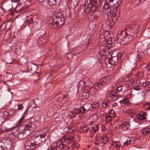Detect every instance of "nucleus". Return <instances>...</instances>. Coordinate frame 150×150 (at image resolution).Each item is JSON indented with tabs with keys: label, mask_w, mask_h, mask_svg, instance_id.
<instances>
[{
	"label": "nucleus",
	"mask_w": 150,
	"mask_h": 150,
	"mask_svg": "<svg viewBox=\"0 0 150 150\" xmlns=\"http://www.w3.org/2000/svg\"><path fill=\"white\" fill-rule=\"evenodd\" d=\"M123 0H106L103 9L105 14H113L114 16H119V12L117 9L121 4Z\"/></svg>",
	"instance_id": "f257e3e1"
},
{
	"label": "nucleus",
	"mask_w": 150,
	"mask_h": 150,
	"mask_svg": "<svg viewBox=\"0 0 150 150\" xmlns=\"http://www.w3.org/2000/svg\"><path fill=\"white\" fill-rule=\"evenodd\" d=\"M126 29L117 35V42L122 45H125L130 43L132 40L136 37V33L130 32Z\"/></svg>",
	"instance_id": "f03ea898"
},
{
	"label": "nucleus",
	"mask_w": 150,
	"mask_h": 150,
	"mask_svg": "<svg viewBox=\"0 0 150 150\" xmlns=\"http://www.w3.org/2000/svg\"><path fill=\"white\" fill-rule=\"evenodd\" d=\"M102 4L101 0H85L83 12L88 13L96 12V9Z\"/></svg>",
	"instance_id": "7ed1b4c3"
},
{
	"label": "nucleus",
	"mask_w": 150,
	"mask_h": 150,
	"mask_svg": "<svg viewBox=\"0 0 150 150\" xmlns=\"http://www.w3.org/2000/svg\"><path fill=\"white\" fill-rule=\"evenodd\" d=\"M65 19L64 17H58L52 18L48 22L49 27L52 29H55L57 27L60 28L65 24Z\"/></svg>",
	"instance_id": "20e7f679"
},
{
	"label": "nucleus",
	"mask_w": 150,
	"mask_h": 150,
	"mask_svg": "<svg viewBox=\"0 0 150 150\" xmlns=\"http://www.w3.org/2000/svg\"><path fill=\"white\" fill-rule=\"evenodd\" d=\"M74 139L73 137H68L67 136H64L61 137L60 138L61 142L59 144L58 146L59 149H63L65 147H67L69 149V145H67V143L68 144L72 143L73 147H76L75 145L73 143V140Z\"/></svg>",
	"instance_id": "39448f33"
},
{
	"label": "nucleus",
	"mask_w": 150,
	"mask_h": 150,
	"mask_svg": "<svg viewBox=\"0 0 150 150\" xmlns=\"http://www.w3.org/2000/svg\"><path fill=\"white\" fill-rule=\"evenodd\" d=\"M91 106L89 104H84L79 108H74V112L76 114H84L86 113L90 110Z\"/></svg>",
	"instance_id": "423d86ee"
},
{
	"label": "nucleus",
	"mask_w": 150,
	"mask_h": 150,
	"mask_svg": "<svg viewBox=\"0 0 150 150\" xmlns=\"http://www.w3.org/2000/svg\"><path fill=\"white\" fill-rule=\"evenodd\" d=\"M45 140V136L43 134H39L34 137L31 138V142L35 146L38 147L40 144Z\"/></svg>",
	"instance_id": "0eeeda50"
},
{
	"label": "nucleus",
	"mask_w": 150,
	"mask_h": 150,
	"mask_svg": "<svg viewBox=\"0 0 150 150\" xmlns=\"http://www.w3.org/2000/svg\"><path fill=\"white\" fill-rule=\"evenodd\" d=\"M111 80L110 77L108 76L102 78L100 80V82L97 83L98 87L101 88L102 86L109 83Z\"/></svg>",
	"instance_id": "6e6552de"
},
{
	"label": "nucleus",
	"mask_w": 150,
	"mask_h": 150,
	"mask_svg": "<svg viewBox=\"0 0 150 150\" xmlns=\"http://www.w3.org/2000/svg\"><path fill=\"white\" fill-rule=\"evenodd\" d=\"M82 129L85 131H89L91 133L96 132L98 130L99 128L98 125H97L91 127H89L88 126H85L82 127Z\"/></svg>",
	"instance_id": "1a4fd4ad"
},
{
	"label": "nucleus",
	"mask_w": 150,
	"mask_h": 150,
	"mask_svg": "<svg viewBox=\"0 0 150 150\" xmlns=\"http://www.w3.org/2000/svg\"><path fill=\"white\" fill-rule=\"evenodd\" d=\"M111 56V57L110 59L107 58L106 60H108L109 63L111 65H116L118 63L119 58L117 55L114 56H112V55Z\"/></svg>",
	"instance_id": "9d476101"
},
{
	"label": "nucleus",
	"mask_w": 150,
	"mask_h": 150,
	"mask_svg": "<svg viewBox=\"0 0 150 150\" xmlns=\"http://www.w3.org/2000/svg\"><path fill=\"white\" fill-rule=\"evenodd\" d=\"M25 145L26 149L27 150L34 149L36 148L34 144L31 142V138L29 140H26Z\"/></svg>",
	"instance_id": "9b49d317"
},
{
	"label": "nucleus",
	"mask_w": 150,
	"mask_h": 150,
	"mask_svg": "<svg viewBox=\"0 0 150 150\" xmlns=\"http://www.w3.org/2000/svg\"><path fill=\"white\" fill-rule=\"evenodd\" d=\"M147 55V52L146 50L144 51L137 52V59L140 62H142Z\"/></svg>",
	"instance_id": "f8f14e48"
},
{
	"label": "nucleus",
	"mask_w": 150,
	"mask_h": 150,
	"mask_svg": "<svg viewBox=\"0 0 150 150\" xmlns=\"http://www.w3.org/2000/svg\"><path fill=\"white\" fill-rule=\"evenodd\" d=\"M90 83H91V82L88 79H84L79 81V87L81 86V88H84L85 86H88Z\"/></svg>",
	"instance_id": "ddd939ff"
},
{
	"label": "nucleus",
	"mask_w": 150,
	"mask_h": 150,
	"mask_svg": "<svg viewBox=\"0 0 150 150\" xmlns=\"http://www.w3.org/2000/svg\"><path fill=\"white\" fill-rule=\"evenodd\" d=\"M24 129L26 130H30V132H32L35 129L34 122H29L25 125Z\"/></svg>",
	"instance_id": "4468645a"
},
{
	"label": "nucleus",
	"mask_w": 150,
	"mask_h": 150,
	"mask_svg": "<svg viewBox=\"0 0 150 150\" xmlns=\"http://www.w3.org/2000/svg\"><path fill=\"white\" fill-rule=\"evenodd\" d=\"M100 88L98 87L97 83L94 86L89 87L87 90L88 91L90 94L93 95L96 93L97 90L99 89Z\"/></svg>",
	"instance_id": "2eb2a0df"
},
{
	"label": "nucleus",
	"mask_w": 150,
	"mask_h": 150,
	"mask_svg": "<svg viewBox=\"0 0 150 150\" xmlns=\"http://www.w3.org/2000/svg\"><path fill=\"white\" fill-rule=\"evenodd\" d=\"M139 28V26L138 25L134 24L131 25L130 28H128L126 30H129V31H131L130 32L131 33L133 32L134 33V32H134V33L136 32L137 36Z\"/></svg>",
	"instance_id": "dca6fc26"
},
{
	"label": "nucleus",
	"mask_w": 150,
	"mask_h": 150,
	"mask_svg": "<svg viewBox=\"0 0 150 150\" xmlns=\"http://www.w3.org/2000/svg\"><path fill=\"white\" fill-rule=\"evenodd\" d=\"M48 38L44 35H42L39 37L37 42L39 45H41V44H45L48 40Z\"/></svg>",
	"instance_id": "f3484780"
},
{
	"label": "nucleus",
	"mask_w": 150,
	"mask_h": 150,
	"mask_svg": "<svg viewBox=\"0 0 150 150\" xmlns=\"http://www.w3.org/2000/svg\"><path fill=\"white\" fill-rule=\"evenodd\" d=\"M5 150H11L13 148V145L11 142L7 140L3 144Z\"/></svg>",
	"instance_id": "a211bd4d"
},
{
	"label": "nucleus",
	"mask_w": 150,
	"mask_h": 150,
	"mask_svg": "<svg viewBox=\"0 0 150 150\" xmlns=\"http://www.w3.org/2000/svg\"><path fill=\"white\" fill-rule=\"evenodd\" d=\"M10 23V21H8L6 22L5 23V26L4 27V28L3 29H1L0 28V34H4V35H5L7 33L8 30L11 28L9 27L8 28V30H7V27L8 25V23Z\"/></svg>",
	"instance_id": "6ab92c4d"
},
{
	"label": "nucleus",
	"mask_w": 150,
	"mask_h": 150,
	"mask_svg": "<svg viewBox=\"0 0 150 150\" xmlns=\"http://www.w3.org/2000/svg\"><path fill=\"white\" fill-rule=\"evenodd\" d=\"M146 113L144 112H141L137 115V118L140 120H145L146 119Z\"/></svg>",
	"instance_id": "aec40b11"
},
{
	"label": "nucleus",
	"mask_w": 150,
	"mask_h": 150,
	"mask_svg": "<svg viewBox=\"0 0 150 150\" xmlns=\"http://www.w3.org/2000/svg\"><path fill=\"white\" fill-rule=\"evenodd\" d=\"M21 5L22 4H20L17 5L15 8V11L18 13H22L24 11V8L23 7H21Z\"/></svg>",
	"instance_id": "412c9836"
},
{
	"label": "nucleus",
	"mask_w": 150,
	"mask_h": 150,
	"mask_svg": "<svg viewBox=\"0 0 150 150\" xmlns=\"http://www.w3.org/2000/svg\"><path fill=\"white\" fill-rule=\"evenodd\" d=\"M120 103L122 106H124L125 105L129 106L131 104L130 102L129 101L127 98H123L122 100L120 101Z\"/></svg>",
	"instance_id": "4be33fe9"
},
{
	"label": "nucleus",
	"mask_w": 150,
	"mask_h": 150,
	"mask_svg": "<svg viewBox=\"0 0 150 150\" xmlns=\"http://www.w3.org/2000/svg\"><path fill=\"white\" fill-rule=\"evenodd\" d=\"M90 94L89 93L88 91L86 90L83 93L82 97L84 99H88L90 96Z\"/></svg>",
	"instance_id": "5701e85b"
},
{
	"label": "nucleus",
	"mask_w": 150,
	"mask_h": 150,
	"mask_svg": "<svg viewBox=\"0 0 150 150\" xmlns=\"http://www.w3.org/2000/svg\"><path fill=\"white\" fill-rule=\"evenodd\" d=\"M100 139L102 141V142L104 144H107L108 141L109 139L108 137L106 136H104L102 137H100Z\"/></svg>",
	"instance_id": "b1692460"
},
{
	"label": "nucleus",
	"mask_w": 150,
	"mask_h": 150,
	"mask_svg": "<svg viewBox=\"0 0 150 150\" xmlns=\"http://www.w3.org/2000/svg\"><path fill=\"white\" fill-rule=\"evenodd\" d=\"M142 132L143 134L146 135L150 132V129L148 127L144 128L142 130Z\"/></svg>",
	"instance_id": "393cba45"
},
{
	"label": "nucleus",
	"mask_w": 150,
	"mask_h": 150,
	"mask_svg": "<svg viewBox=\"0 0 150 150\" xmlns=\"http://www.w3.org/2000/svg\"><path fill=\"white\" fill-rule=\"evenodd\" d=\"M103 54H102L100 53H98L97 54V57L99 60H102L105 59L106 60V57Z\"/></svg>",
	"instance_id": "a878e982"
},
{
	"label": "nucleus",
	"mask_w": 150,
	"mask_h": 150,
	"mask_svg": "<svg viewBox=\"0 0 150 150\" xmlns=\"http://www.w3.org/2000/svg\"><path fill=\"white\" fill-rule=\"evenodd\" d=\"M46 2L48 4L46 7H48V6H52L56 4L55 0H47Z\"/></svg>",
	"instance_id": "bb28decb"
},
{
	"label": "nucleus",
	"mask_w": 150,
	"mask_h": 150,
	"mask_svg": "<svg viewBox=\"0 0 150 150\" xmlns=\"http://www.w3.org/2000/svg\"><path fill=\"white\" fill-rule=\"evenodd\" d=\"M130 125L128 122H125L123 123L122 125V127L124 130H126L129 128Z\"/></svg>",
	"instance_id": "cd10ccee"
},
{
	"label": "nucleus",
	"mask_w": 150,
	"mask_h": 150,
	"mask_svg": "<svg viewBox=\"0 0 150 150\" xmlns=\"http://www.w3.org/2000/svg\"><path fill=\"white\" fill-rule=\"evenodd\" d=\"M112 145L115 147H120L121 146L120 143L118 141L112 142Z\"/></svg>",
	"instance_id": "c85d7f7f"
},
{
	"label": "nucleus",
	"mask_w": 150,
	"mask_h": 150,
	"mask_svg": "<svg viewBox=\"0 0 150 150\" xmlns=\"http://www.w3.org/2000/svg\"><path fill=\"white\" fill-rule=\"evenodd\" d=\"M111 98H112V100H116L119 97L118 96L116 93H113L112 92L111 93Z\"/></svg>",
	"instance_id": "c756f323"
},
{
	"label": "nucleus",
	"mask_w": 150,
	"mask_h": 150,
	"mask_svg": "<svg viewBox=\"0 0 150 150\" xmlns=\"http://www.w3.org/2000/svg\"><path fill=\"white\" fill-rule=\"evenodd\" d=\"M95 25L94 24L90 23L87 27V29L90 31L92 30L95 28Z\"/></svg>",
	"instance_id": "7c9ffc66"
},
{
	"label": "nucleus",
	"mask_w": 150,
	"mask_h": 150,
	"mask_svg": "<svg viewBox=\"0 0 150 150\" xmlns=\"http://www.w3.org/2000/svg\"><path fill=\"white\" fill-rule=\"evenodd\" d=\"M109 101L107 100L103 101L102 103V106L103 108H105L108 105Z\"/></svg>",
	"instance_id": "2f4dec72"
},
{
	"label": "nucleus",
	"mask_w": 150,
	"mask_h": 150,
	"mask_svg": "<svg viewBox=\"0 0 150 150\" xmlns=\"http://www.w3.org/2000/svg\"><path fill=\"white\" fill-rule=\"evenodd\" d=\"M41 3V4L44 7H46L47 6V4L46 1L47 0H38Z\"/></svg>",
	"instance_id": "473e14b6"
},
{
	"label": "nucleus",
	"mask_w": 150,
	"mask_h": 150,
	"mask_svg": "<svg viewBox=\"0 0 150 150\" xmlns=\"http://www.w3.org/2000/svg\"><path fill=\"white\" fill-rule=\"evenodd\" d=\"M115 39L114 38L112 37L108 39V42L109 44L112 45L114 43Z\"/></svg>",
	"instance_id": "72a5a7b5"
},
{
	"label": "nucleus",
	"mask_w": 150,
	"mask_h": 150,
	"mask_svg": "<svg viewBox=\"0 0 150 150\" xmlns=\"http://www.w3.org/2000/svg\"><path fill=\"white\" fill-rule=\"evenodd\" d=\"M115 114V112L113 110H111L109 112L108 117H110V118H112V117H114Z\"/></svg>",
	"instance_id": "f704fd0d"
},
{
	"label": "nucleus",
	"mask_w": 150,
	"mask_h": 150,
	"mask_svg": "<svg viewBox=\"0 0 150 150\" xmlns=\"http://www.w3.org/2000/svg\"><path fill=\"white\" fill-rule=\"evenodd\" d=\"M21 48L19 46H17L14 48V51L15 52L18 54V53L20 51Z\"/></svg>",
	"instance_id": "c9c22d12"
},
{
	"label": "nucleus",
	"mask_w": 150,
	"mask_h": 150,
	"mask_svg": "<svg viewBox=\"0 0 150 150\" xmlns=\"http://www.w3.org/2000/svg\"><path fill=\"white\" fill-rule=\"evenodd\" d=\"M21 62L23 64H25L27 62V58L25 57H22L20 60Z\"/></svg>",
	"instance_id": "e433bc0d"
},
{
	"label": "nucleus",
	"mask_w": 150,
	"mask_h": 150,
	"mask_svg": "<svg viewBox=\"0 0 150 150\" xmlns=\"http://www.w3.org/2000/svg\"><path fill=\"white\" fill-rule=\"evenodd\" d=\"M131 141V139H127L126 141L124 143L123 145L125 146H127L130 144V142Z\"/></svg>",
	"instance_id": "4c0bfd02"
},
{
	"label": "nucleus",
	"mask_w": 150,
	"mask_h": 150,
	"mask_svg": "<svg viewBox=\"0 0 150 150\" xmlns=\"http://www.w3.org/2000/svg\"><path fill=\"white\" fill-rule=\"evenodd\" d=\"M93 122H95L98 120V116L96 114L93 115L91 116Z\"/></svg>",
	"instance_id": "58836bf2"
},
{
	"label": "nucleus",
	"mask_w": 150,
	"mask_h": 150,
	"mask_svg": "<svg viewBox=\"0 0 150 150\" xmlns=\"http://www.w3.org/2000/svg\"><path fill=\"white\" fill-rule=\"evenodd\" d=\"M150 84V82L146 81L142 82V85L143 87L145 88L147 87Z\"/></svg>",
	"instance_id": "ea45409f"
},
{
	"label": "nucleus",
	"mask_w": 150,
	"mask_h": 150,
	"mask_svg": "<svg viewBox=\"0 0 150 150\" xmlns=\"http://www.w3.org/2000/svg\"><path fill=\"white\" fill-rule=\"evenodd\" d=\"M55 18L53 17L52 18H57L58 17H64L63 16V15L62 14V13H59L58 12L57 15L55 16Z\"/></svg>",
	"instance_id": "a19ab883"
},
{
	"label": "nucleus",
	"mask_w": 150,
	"mask_h": 150,
	"mask_svg": "<svg viewBox=\"0 0 150 150\" xmlns=\"http://www.w3.org/2000/svg\"><path fill=\"white\" fill-rule=\"evenodd\" d=\"M105 32H103V34L102 33L101 34L100 36V38H102V35H103V36H106V35H107V34H108L106 33H108V31L107 30H106L105 31Z\"/></svg>",
	"instance_id": "79ce46f5"
},
{
	"label": "nucleus",
	"mask_w": 150,
	"mask_h": 150,
	"mask_svg": "<svg viewBox=\"0 0 150 150\" xmlns=\"http://www.w3.org/2000/svg\"><path fill=\"white\" fill-rule=\"evenodd\" d=\"M134 89L135 90L139 91L141 89V88L140 85H138L134 87Z\"/></svg>",
	"instance_id": "37998d69"
},
{
	"label": "nucleus",
	"mask_w": 150,
	"mask_h": 150,
	"mask_svg": "<svg viewBox=\"0 0 150 150\" xmlns=\"http://www.w3.org/2000/svg\"><path fill=\"white\" fill-rule=\"evenodd\" d=\"M23 108L22 104H19L18 105V110H22Z\"/></svg>",
	"instance_id": "c03bdc74"
},
{
	"label": "nucleus",
	"mask_w": 150,
	"mask_h": 150,
	"mask_svg": "<svg viewBox=\"0 0 150 150\" xmlns=\"http://www.w3.org/2000/svg\"><path fill=\"white\" fill-rule=\"evenodd\" d=\"M112 107L113 108H119V106L116 103H114L112 105Z\"/></svg>",
	"instance_id": "a18cd8bd"
},
{
	"label": "nucleus",
	"mask_w": 150,
	"mask_h": 150,
	"mask_svg": "<svg viewBox=\"0 0 150 150\" xmlns=\"http://www.w3.org/2000/svg\"><path fill=\"white\" fill-rule=\"evenodd\" d=\"M135 4V6H137L139 4V2L141 1V0H134Z\"/></svg>",
	"instance_id": "49530a36"
},
{
	"label": "nucleus",
	"mask_w": 150,
	"mask_h": 150,
	"mask_svg": "<svg viewBox=\"0 0 150 150\" xmlns=\"http://www.w3.org/2000/svg\"><path fill=\"white\" fill-rule=\"evenodd\" d=\"M25 117L24 116H23L20 119V120L18 121V124H20L23 120L24 119V118Z\"/></svg>",
	"instance_id": "de8ad7c7"
},
{
	"label": "nucleus",
	"mask_w": 150,
	"mask_h": 150,
	"mask_svg": "<svg viewBox=\"0 0 150 150\" xmlns=\"http://www.w3.org/2000/svg\"><path fill=\"white\" fill-rule=\"evenodd\" d=\"M6 73L7 74H8L9 76H7L9 77L10 79H12L13 77V75L10 73H8L7 72H6Z\"/></svg>",
	"instance_id": "09e8293b"
},
{
	"label": "nucleus",
	"mask_w": 150,
	"mask_h": 150,
	"mask_svg": "<svg viewBox=\"0 0 150 150\" xmlns=\"http://www.w3.org/2000/svg\"><path fill=\"white\" fill-rule=\"evenodd\" d=\"M122 86H120L119 87H117V89L118 91H121L122 89Z\"/></svg>",
	"instance_id": "8fccbe9b"
},
{
	"label": "nucleus",
	"mask_w": 150,
	"mask_h": 150,
	"mask_svg": "<svg viewBox=\"0 0 150 150\" xmlns=\"http://www.w3.org/2000/svg\"><path fill=\"white\" fill-rule=\"evenodd\" d=\"M28 111V108L26 109L25 110L24 112L23 115L24 116V117H25V115H27L28 114L27 112Z\"/></svg>",
	"instance_id": "3c124183"
},
{
	"label": "nucleus",
	"mask_w": 150,
	"mask_h": 150,
	"mask_svg": "<svg viewBox=\"0 0 150 150\" xmlns=\"http://www.w3.org/2000/svg\"><path fill=\"white\" fill-rule=\"evenodd\" d=\"M69 113L71 114V118H73L75 117V116L74 115V112H69Z\"/></svg>",
	"instance_id": "603ef678"
},
{
	"label": "nucleus",
	"mask_w": 150,
	"mask_h": 150,
	"mask_svg": "<svg viewBox=\"0 0 150 150\" xmlns=\"http://www.w3.org/2000/svg\"><path fill=\"white\" fill-rule=\"evenodd\" d=\"M47 150H56V148H53L51 147L50 148H49L47 149Z\"/></svg>",
	"instance_id": "864d4df0"
},
{
	"label": "nucleus",
	"mask_w": 150,
	"mask_h": 150,
	"mask_svg": "<svg viewBox=\"0 0 150 150\" xmlns=\"http://www.w3.org/2000/svg\"><path fill=\"white\" fill-rule=\"evenodd\" d=\"M69 111L68 113V115L69 116V118H71V114L69 113Z\"/></svg>",
	"instance_id": "5fc2aeb1"
},
{
	"label": "nucleus",
	"mask_w": 150,
	"mask_h": 150,
	"mask_svg": "<svg viewBox=\"0 0 150 150\" xmlns=\"http://www.w3.org/2000/svg\"><path fill=\"white\" fill-rule=\"evenodd\" d=\"M147 70L150 71V64H149L147 67Z\"/></svg>",
	"instance_id": "6e6d98bb"
},
{
	"label": "nucleus",
	"mask_w": 150,
	"mask_h": 150,
	"mask_svg": "<svg viewBox=\"0 0 150 150\" xmlns=\"http://www.w3.org/2000/svg\"><path fill=\"white\" fill-rule=\"evenodd\" d=\"M92 107L94 109H95L97 108V106L95 105H92Z\"/></svg>",
	"instance_id": "4d7b16f0"
},
{
	"label": "nucleus",
	"mask_w": 150,
	"mask_h": 150,
	"mask_svg": "<svg viewBox=\"0 0 150 150\" xmlns=\"http://www.w3.org/2000/svg\"><path fill=\"white\" fill-rule=\"evenodd\" d=\"M13 129V128H9L8 129H6V130L7 131H9L11 130H12V129Z\"/></svg>",
	"instance_id": "13d9d810"
},
{
	"label": "nucleus",
	"mask_w": 150,
	"mask_h": 150,
	"mask_svg": "<svg viewBox=\"0 0 150 150\" xmlns=\"http://www.w3.org/2000/svg\"><path fill=\"white\" fill-rule=\"evenodd\" d=\"M12 62H13L12 61H8V62H6V63L7 64H10L12 63Z\"/></svg>",
	"instance_id": "bf43d9fd"
},
{
	"label": "nucleus",
	"mask_w": 150,
	"mask_h": 150,
	"mask_svg": "<svg viewBox=\"0 0 150 150\" xmlns=\"http://www.w3.org/2000/svg\"><path fill=\"white\" fill-rule=\"evenodd\" d=\"M33 18H30V21L31 23H33Z\"/></svg>",
	"instance_id": "052dcab7"
},
{
	"label": "nucleus",
	"mask_w": 150,
	"mask_h": 150,
	"mask_svg": "<svg viewBox=\"0 0 150 150\" xmlns=\"http://www.w3.org/2000/svg\"><path fill=\"white\" fill-rule=\"evenodd\" d=\"M146 91L147 92H150V88H147L146 89Z\"/></svg>",
	"instance_id": "680f3d73"
},
{
	"label": "nucleus",
	"mask_w": 150,
	"mask_h": 150,
	"mask_svg": "<svg viewBox=\"0 0 150 150\" xmlns=\"http://www.w3.org/2000/svg\"><path fill=\"white\" fill-rule=\"evenodd\" d=\"M0 150H4L2 149V146L1 145V144L0 143Z\"/></svg>",
	"instance_id": "e2e57ef3"
},
{
	"label": "nucleus",
	"mask_w": 150,
	"mask_h": 150,
	"mask_svg": "<svg viewBox=\"0 0 150 150\" xmlns=\"http://www.w3.org/2000/svg\"><path fill=\"white\" fill-rule=\"evenodd\" d=\"M128 110H130V111H129V113H132V109H128Z\"/></svg>",
	"instance_id": "0e129e2a"
},
{
	"label": "nucleus",
	"mask_w": 150,
	"mask_h": 150,
	"mask_svg": "<svg viewBox=\"0 0 150 150\" xmlns=\"http://www.w3.org/2000/svg\"><path fill=\"white\" fill-rule=\"evenodd\" d=\"M147 88H150V84H149V85L148 86H147V87H146Z\"/></svg>",
	"instance_id": "69168bd1"
},
{
	"label": "nucleus",
	"mask_w": 150,
	"mask_h": 150,
	"mask_svg": "<svg viewBox=\"0 0 150 150\" xmlns=\"http://www.w3.org/2000/svg\"><path fill=\"white\" fill-rule=\"evenodd\" d=\"M7 88H8L7 91H9L11 89L9 87H8Z\"/></svg>",
	"instance_id": "338daca9"
},
{
	"label": "nucleus",
	"mask_w": 150,
	"mask_h": 150,
	"mask_svg": "<svg viewBox=\"0 0 150 150\" xmlns=\"http://www.w3.org/2000/svg\"><path fill=\"white\" fill-rule=\"evenodd\" d=\"M147 109L148 110H150V106H148L147 108Z\"/></svg>",
	"instance_id": "774afa93"
}]
</instances>
